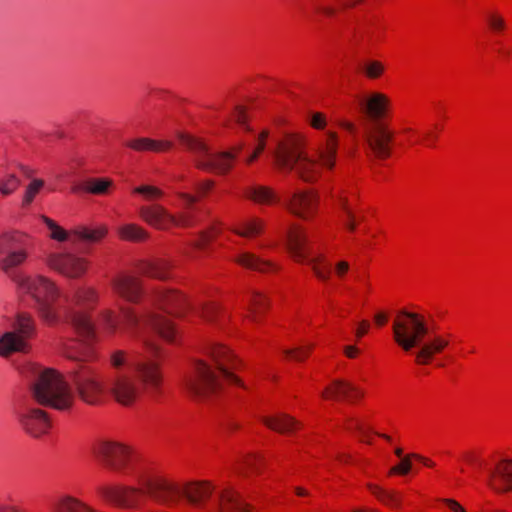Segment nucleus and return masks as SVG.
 <instances>
[{"label":"nucleus","mask_w":512,"mask_h":512,"mask_svg":"<svg viewBox=\"0 0 512 512\" xmlns=\"http://www.w3.org/2000/svg\"><path fill=\"white\" fill-rule=\"evenodd\" d=\"M143 344L151 357L133 359L128 350H109L106 361L112 373L105 382L99 381L96 372L89 367L74 372L73 382L80 398L95 405L107 392L121 405L130 406L144 394L151 397L159 395L163 384V374L157 360L160 348L148 338H143Z\"/></svg>","instance_id":"f257e3e1"},{"label":"nucleus","mask_w":512,"mask_h":512,"mask_svg":"<svg viewBox=\"0 0 512 512\" xmlns=\"http://www.w3.org/2000/svg\"><path fill=\"white\" fill-rule=\"evenodd\" d=\"M30 399L26 400L17 412L22 429L34 438L46 434L51 426L45 410L34 406L31 401L57 410L69 409L73 395L68 383L56 370L33 366Z\"/></svg>","instance_id":"f03ea898"},{"label":"nucleus","mask_w":512,"mask_h":512,"mask_svg":"<svg viewBox=\"0 0 512 512\" xmlns=\"http://www.w3.org/2000/svg\"><path fill=\"white\" fill-rule=\"evenodd\" d=\"M140 489L125 486H109L101 489L102 496L120 507H133L141 494H147L156 502L175 507L182 503L200 506L210 497L213 488L207 482L177 484L160 476L142 475Z\"/></svg>","instance_id":"7ed1b4c3"},{"label":"nucleus","mask_w":512,"mask_h":512,"mask_svg":"<svg viewBox=\"0 0 512 512\" xmlns=\"http://www.w3.org/2000/svg\"><path fill=\"white\" fill-rule=\"evenodd\" d=\"M337 136L329 132L316 147L315 157L306 152L303 137L291 134L282 139L274 152L276 165L287 171H294L301 179L312 182L320 176L321 168L332 169L337 155Z\"/></svg>","instance_id":"20e7f679"},{"label":"nucleus","mask_w":512,"mask_h":512,"mask_svg":"<svg viewBox=\"0 0 512 512\" xmlns=\"http://www.w3.org/2000/svg\"><path fill=\"white\" fill-rule=\"evenodd\" d=\"M32 298L41 316L47 322L57 318V310L66 304L69 319L77 334L85 342L96 338L95 327L87 311L96 303L95 290H71L66 296H60L59 290H33Z\"/></svg>","instance_id":"39448f33"},{"label":"nucleus","mask_w":512,"mask_h":512,"mask_svg":"<svg viewBox=\"0 0 512 512\" xmlns=\"http://www.w3.org/2000/svg\"><path fill=\"white\" fill-rule=\"evenodd\" d=\"M206 355L216 364L212 367L206 360H196L191 372L186 376L185 385L191 395L207 398L222 388L223 382L243 386L241 381L230 371L233 368L234 355L228 348L212 344L206 348Z\"/></svg>","instance_id":"423d86ee"},{"label":"nucleus","mask_w":512,"mask_h":512,"mask_svg":"<svg viewBox=\"0 0 512 512\" xmlns=\"http://www.w3.org/2000/svg\"><path fill=\"white\" fill-rule=\"evenodd\" d=\"M390 105L389 98L380 92H373L358 100V108L363 114L362 132L371 154L377 159H387L391 155L393 132L383 122Z\"/></svg>","instance_id":"0eeeda50"},{"label":"nucleus","mask_w":512,"mask_h":512,"mask_svg":"<svg viewBox=\"0 0 512 512\" xmlns=\"http://www.w3.org/2000/svg\"><path fill=\"white\" fill-rule=\"evenodd\" d=\"M178 140L192 154L194 162L199 169L217 173L229 171L236 154L243 148V145L237 146L235 153L213 152L200 138L185 133H179Z\"/></svg>","instance_id":"6e6552de"},{"label":"nucleus","mask_w":512,"mask_h":512,"mask_svg":"<svg viewBox=\"0 0 512 512\" xmlns=\"http://www.w3.org/2000/svg\"><path fill=\"white\" fill-rule=\"evenodd\" d=\"M393 336L395 342L404 350L421 345L429 332L424 315L401 309L393 321Z\"/></svg>","instance_id":"1a4fd4ad"},{"label":"nucleus","mask_w":512,"mask_h":512,"mask_svg":"<svg viewBox=\"0 0 512 512\" xmlns=\"http://www.w3.org/2000/svg\"><path fill=\"white\" fill-rule=\"evenodd\" d=\"M34 320L28 314H18L11 324V330L0 336V356L7 358L13 353H28L29 340L35 335Z\"/></svg>","instance_id":"9d476101"},{"label":"nucleus","mask_w":512,"mask_h":512,"mask_svg":"<svg viewBox=\"0 0 512 512\" xmlns=\"http://www.w3.org/2000/svg\"><path fill=\"white\" fill-rule=\"evenodd\" d=\"M307 242V235L302 229L296 227L289 231L288 248L293 259L309 265L319 279H329L332 273L331 263L323 255H313L312 251L306 247Z\"/></svg>","instance_id":"9b49d317"},{"label":"nucleus","mask_w":512,"mask_h":512,"mask_svg":"<svg viewBox=\"0 0 512 512\" xmlns=\"http://www.w3.org/2000/svg\"><path fill=\"white\" fill-rule=\"evenodd\" d=\"M27 240V236L17 230L0 233V253H6L0 259V269L4 273L10 275L16 267L26 261L28 257Z\"/></svg>","instance_id":"f8f14e48"},{"label":"nucleus","mask_w":512,"mask_h":512,"mask_svg":"<svg viewBox=\"0 0 512 512\" xmlns=\"http://www.w3.org/2000/svg\"><path fill=\"white\" fill-rule=\"evenodd\" d=\"M94 454L104 466L117 472H125L132 459L130 448L116 441L100 442Z\"/></svg>","instance_id":"ddd939ff"},{"label":"nucleus","mask_w":512,"mask_h":512,"mask_svg":"<svg viewBox=\"0 0 512 512\" xmlns=\"http://www.w3.org/2000/svg\"><path fill=\"white\" fill-rule=\"evenodd\" d=\"M139 215L149 225L162 230L168 229L172 225L189 227L193 222L190 214L182 213L179 216H174L159 204L140 207Z\"/></svg>","instance_id":"4468645a"},{"label":"nucleus","mask_w":512,"mask_h":512,"mask_svg":"<svg viewBox=\"0 0 512 512\" xmlns=\"http://www.w3.org/2000/svg\"><path fill=\"white\" fill-rule=\"evenodd\" d=\"M47 263L52 269L70 279H78L83 276L88 266L85 258L71 252L51 254Z\"/></svg>","instance_id":"2eb2a0df"},{"label":"nucleus","mask_w":512,"mask_h":512,"mask_svg":"<svg viewBox=\"0 0 512 512\" xmlns=\"http://www.w3.org/2000/svg\"><path fill=\"white\" fill-rule=\"evenodd\" d=\"M107 233V229L105 227L98 228H88V227H78L71 232H67L60 226L55 227L51 230V237L54 240L64 242L70 241L71 243H76L78 240L95 243L100 241Z\"/></svg>","instance_id":"dca6fc26"},{"label":"nucleus","mask_w":512,"mask_h":512,"mask_svg":"<svg viewBox=\"0 0 512 512\" xmlns=\"http://www.w3.org/2000/svg\"><path fill=\"white\" fill-rule=\"evenodd\" d=\"M318 197L312 192L299 191L288 197L286 206L295 215L308 219L317 209Z\"/></svg>","instance_id":"f3484780"},{"label":"nucleus","mask_w":512,"mask_h":512,"mask_svg":"<svg viewBox=\"0 0 512 512\" xmlns=\"http://www.w3.org/2000/svg\"><path fill=\"white\" fill-rule=\"evenodd\" d=\"M490 486L497 492L512 491V460L502 459L490 471Z\"/></svg>","instance_id":"a211bd4d"},{"label":"nucleus","mask_w":512,"mask_h":512,"mask_svg":"<svg viewBox=\"0 0 512 512\" xmlns=\"http://www.w3.org/2000/svg\"><path fill=\"white\" fill-rule=\"evenodd\" d=\"M362 395L363 393L359 388L342 380H335L322 393L324 398L348 401L360 398Z\"/></svg>","instance_id":"6ab92c4d"},{"label":"nucleus","mask_w":512,"mask_h":512,"mask_svg":"<svg viewBox=\"0 0 512 512\" xmlns=\"http://www.w3.org/2000/svg\"><path fill=\"white\" fill-rule=\"evenodd\" d=\"M144 325L151 327L163 339L168 342H175L176 331L173 324L164 316L158 313L149 314L143 321Z\"/></svg>","instance_id":"aec40b11"},{"label":"nucleus","mask_w":512,"mask_h":512,"mask_svg":"<svg viewBox=\"0 0 512 512\" xmlns=\"http://www.w3.org/2000/svg\"><path fill=\"white\" fill-rule=\"evenodd\" d=\"M332 197L335 199L336 206L339 210L340 221L350 232H354L356 230L357 221L362 220L363 217L356 216L348 199L342 193L335 194Z\"/></svg>","instance_id":"412c9836"},{"label":"nucleus","mask_w":512,"mask_h":512,"mask_svg":"<svg viewBox=\"0 0 512 512\" xmlns=\"http://www.w3.org/2000/svg\"><path fill=\"white\" fill-rule=\"evenodd\" d=\"M220 512H250L240 495L231 489L224 490L219 497Z\"/></svg>","instance_id":"4be33fe9"},{"label":"nucleus","mask_w":512,"mask_h":512,"mask_svg":"<svg viewBox=\"0 0 512 512\" xmlns=\"http://www.w3.org/2000/svg\"><path fill=\"white\" fill-rule=\"evenodd\" d=\"M126 146L138 151V152H144V151H153V152H160L169 150L172 148L173 143L171 141L166 140H153L146 137H140L135 138L127 141Z\"/></svg>","instance_id":"5701e85b"},{"label":"nucleus","mask_w":512,"mask_h":512,"mask_svg":"<svg viewBox=\"0 0 512 512\" xmlns=\"http://www.w3.org/2000/svg\"><path fill=\"white\" fill-rule=\"evenodd\" d=\"M448 345V341L437 336L428 343L422 341L419 350L416 352V360L419 364L428 363L435 353L441 352Z\"/></svg>","instance_id":"b1692460"},{"label":"nucleus","mask_w":512,"mask_h":512,"mask_svg":"<svg viewBox=\"0 0 512 512\" xmlns=\"http://www.w3.org/2000/svg\"><path fill=\"white\" fill-rule=\"evenodd\" d=\"M236 261L238 264L247 269H251L262 273L269 272L275 269V265L272 262L264 260L250 252L240 253L237 256Z\"/></svg>","instance_id":"393cba45"},{"label":"nucleus","mask_w":512,"mask_h":512,"mask_svg":"<svg viewBox=\"0 0 512 512\" xmlns=\"http://www.w3.org/2000/svg\"><path fill=\"white\" fill-rule=\"evenodd\" d=\"M53 512H97L90 506L71 496L58 499L52 506Z\"/></svg>","instance_id":"a878e982"},{"label":"nucleus","mask_w":512,"mask_h":512,"mask_svg":"<svg viewBox=\"0 0 512 512\" xmlns=\"http://www.w3.org/2000/svg\"><path fill=\"white\" fill-rule=\"evenodd\" d=\"M262 421L268 428L280 433L290 432L300 425L294 418L286 414L275 417H263Z\"/></svg>","instance_id":"bb28decb"},{"label":"nucleus","mask_w":512,"mask_h":512,"mask_svg":"<svg viewBox=\"0 0 512 512\" xmlns=\"http://www.w3.org/2000/svg\"><path fill=\"white\" fill-rule=\"evenodd\" d=\"M244 195L259 204H269L278 200L274 192L266 186H249L245 188Z\"/></svg>","instance_id":"cd10ccee"},{"label":"nucleus","mask_w":512,"mask_h":512,"mask_svg":"<svg viewBox=\"0 0 512 512\" xmlns=\"http://www.w3.org/2000/svg\"><path fill=\"white\" fill-rule=\"evenodd\" d=\"M15 282L25 288H56L48 278L41 275L33 277L17 275L15 277Z\"/></svg>","instance_id":"c85d7f7f"},{"label":"nucleus","mask_w":512,"mask_h":512,"mask_svg":"<svg viewBox=\"0 0 512 512\" xmlns=\"http://www.w3.org/2000/svg\"><path fill=\"white\" fill-rule=\"evenodd\" d=\"M263 229V221L258 218H252L243 221L235 233L246 238H251L259 235Z\"/></svg>","instance_id":"c756f323"},{"label":"nucleus","mask_w":512,"mask_h":512,"mask_svg":"<svg viewBox=\"0 0 512 512\" xmlns=\"http://www.w3.org/2000/svg\"><path fill=\"white\" fill-rule=\"evenodd\" d=\"M120 237L127 241H142L147 238V232L136 224H125L118 228Z\"/></svg>","instance_id":"7c9ffc66"},{"label":"nucleus","mask_w":512,"mask_h":512,"mask_svg":"<svg viewBox=\"0 0 512 512\" xmlns=\"http://www.w3.org/2000/svg\"><path fill=\"white\" fill-rule=\"evenodd\" d=\"M113 185L112 180L107 178H94L88 180L84 185V190L95 194L103 195L106 194L109 188Z\"/></svg>","instance_id":"2f4dec72"},{"label":"nucleus","mask_w":512,"mask_h":512,"mask_svg":"<svg viewBox=\"0 0 512 512\" xmlns=\"http://www.w3.org/2000/svg\"><path fill=\"white\" fill-rule=\"evenodd\" d=\"M119 323L120 320L116 315L111 311H105L100 320V327L108 337H112L116 334Z\"/></svg>","instance_id":"473e14b6"},{"label":"nucleus","mask_w":512,"mask_h":512,"mask_svg":"<svg viewBox=\"0 0 512 512\" xmlns=\"http://www.w3.org/2000/svg\"><path fill=\"white\" fill-rule=\"evenodd\" d=\"M369 489L383 503L393 507L398 506L399 498L396 493L383 490L376 485H369Z\"/></svg>","instance_id":"72a5a7b5"},{"label":"nucleus","mask_w":512,"mask_h":512,"mask_svg":"<svg viewBox=\"0 0 512 512\" xmlns=\"http://www.w3.org/2000/svg\"><path fill=\"white\" fill-rule=\"evenodd\" d=\"M145 285L136 274L123 273L117 277L116 288H141Z\"/></svg>","instance_id":"f704fd0d"},{"label":"nucleus","mask_w":512,"mask_h":512,"mask_svg":"<svg viewBox=\"0 0 512 512\" xmlns=\"http://www.w3.org/2000/svg\"><path fill=\"white\" fill-rule=\"evenodd\" d=\"M412 459H423L421 455L418 454H409L401 458V462L398 465L393 466L390 469V474H400V475H406L408 474L412 469Z\"/></svg>","instance_id":"c9c22d12"},{"label":"nucleus","mask_w":512,"mask_h":512,"mask_svg":"<svg viewBox=\"0 0 512 512\" xmlns=\"http://www.w3.org/2000/svg\"><path fill=\"white\" fill-rule=\"evenodd\" d=\"M19 186L20 180L14 174H9L0 179V193L2 195L12 194Z\"/></svg>","instance_id":"e433bc0d"},{"label":"nucleus","mask_w":512,"mask_h":512,"mask_svg":"<svg viewBox=\"0 0 512 512\" xmlns=\"http://www.w3.org/2000/svg\"><path fill=\"white\" fill-rule=\"evenodd\" d=\"M44 181L41 179H33L31 183L27 186L24 198H23V205H29L37 193L43 188Z\"/></svg>","instance_id":"4c0bfd02"},{"label":"nucleus","mask_w":512,"mask_h":512,"mask_svg":"<svg viewBox=\"0 0 512 512\" xmlns=\"http://www.w3.org/2000/svg\"><path fill=\"white\" fill-rule=\"evenodd\" d=\"M133 192L143 195L147 200H154L163 196L162 190L151 185H141L134 188Z\"/></svg>","instance_id":"58836bf2"},{"label":"nucleus","mask_w":512,"mask_h":512,"mask_svg":"<svg viewBox=\"0 0 512 512\" xmlns=\"http://www.w3.org/2000/svg\"><path fill=\"white\" fill-rule=\"evenodd\" d=\"M174 290H164L160 296L161 309L167 313H174V302H176V295L173 293Z\"/></svg>","instance_id":"ea45409f"},{"label":"nucleus","mask_w":512,"mask_h":512,"mask_svg":"<svg viewBox=\"0 0 512 512\" xmlns=\"http://www.w3.org/2000/svg\"><path fill=\"white\" fill-rule=\"evenodd\" d=\"M313 345L301 346L294 349H285L283 352L287 357L295 361H303L312 350Z\"/></svg>","instance_id":"a19ab883"},{"label":"nucleus","mask_w":512,"mask_h":512,"mask_svg":"<svg viewBox=\"0 0 512 512\" xmlns=\"http://www.w3.org/2000/svg\"><path fill=\"white\" fill-rule=\"evenodd\" d=\"M487 22L490 29L497 33L502 32L506 28L505 19L497 13H490L487 16Z\"/></svg>","instance_id":"79ce46f5"},{"label":"nucleus","mask_w":512,"mask_h":512,"mask_svg":"<svg viewBox=\"0 0 512 512\" xmlns=\"http://www.w3.org/2000/svg\"><path fill=\"white\" fill-rule=\"evenodd\" d=\"M363 70L367 77L375 79L383 73L384 66L378 61H369L364 65Z\"/></svg>","instance_id":"37998d69"},{"label":"nucleus","mask_w":512,"mask_h":512,"mask_svg":"<svg viewBox=\"0 0 512 512\" xmlns=\"http://www.w3.org/2000/svg\"><path fill=\"white\" fill-rule=\"evenodd\" d=\"M262 458L256 455L247 456L243 463V469L250 472H258L262 465Z\"/></svg>","instance_id":"c03bdc74"},{"label":"nucleus","mask_w":512,"mask_h":512,"mask_svg":"<svg viewBox=\"0 0 512 512\" xmlns=\"http://www.w3.org/2000/svg\"><path fill=\"white\" fill-rule=\"evenodd\" d=\"M166 266H167V264L162 261L154 266L148 267L146 273L151 277L160 278V279L166 278L167 277Z\"/></svg>","instance_id":"a18cd8bd"},{"label":"nucleus","mask_w":512,"mask_h":512,"mask_svg":"<svg viewBox=\"0 0 512 512\" xmlns=\"http://www.w3.org/2000/svg\"><path fill=\"white\" fill-rule=\"evenodd\" d=\"M267 136H268L267 131L262 132V134L259 137L258 145H257L255 151H253V153L246 159V162L248 164L252 163L260 155V153L264 150L265 139Z\"/></svg>","instance_id":"49530a36"},{"label":"nucleus","mask_w":512,"mask_h":512,"mask_svg":"<svg viewBox=\"0 0 512 512\" xmlns=\"http://www.w3.org/2000/svg\"><path fill=\"white\" fill-rule=\"evenodd\" d=\"M124 322L127 327L134 329L140 324V320L136 314L131 311H124Z\"/></svg>","instance_id":"de8ad7c7"},{"label":"nucleus","mask_w":512,"mask_h":512,"mask_svg":"<svg viewBox=\"0 0 512 512\" xmlns=\"http://www.w3.org/2000/svg\"><path fill=\"white\" fill-rule=\"evenodd\" d=\"M349 269H350L349 263L345 260H341L335 264L334 272L337 277L342 279L347 274Z\"/></svg>","instance_id":"09e8293b"},{"label":"nucleus","mask_w":512,"mask_h":512,"mask_svg":"<svg viewBox=\"0 0 512 512\" xmlns=\"http://www.w3.org/2000/svg\"><path fill=\"white\" fill-rule=\"evenodd\" d=\"M310 124L315 129H323L326 124L325 116L322 113H314L311 117Z\"/></svg>","instance_id":"8fccbe9b"},{"label":"nucleus","mask_w":512,"mask_h":512,"mask_svg":"<svg viewBox=\"0 0 512 512\" xmlns=\"http://www.w3.org/2000/svg\"><path fill=\"white\" fill-rule=\"evenodd\" d=\"M121 292H122L121 295L123 298H125L126 300H128L130 302H135L139 299L141 290L127 289V290H121Z\"/></svg>","instance_id":"3c124183"},{"label":"nucleus","mask_w":512,"mask_h":512,"mask_svg":"<svg viewBox=\"0 0 512 512\" xmlns=\"http://www.w3.org/2000/svg\"><path fill=\"white\" fill-rule=\"evenodd\" d=\"M234 119L235 121L244 126L245 125V122H246V113H245V110L243 107H236L235 109V112H234Z\"/></svg>","instance_id":"603ef678"},{"label":"nucleus","mask_w":512,"mask_h":512,"mask_svg":"<svg viewBox=\"0 0 512 512\" xmlns=\"http://www.w3.org/2000/svg\"><path fill=\"white\" fill-rule=\"evenodd\" d=\"M177 195L184 201L185 207L187 208L191 207L197 201L195 196L185 192H177Z\"/></svg>","instance_id":"864d4df0"},{"label":"nucleus","mask_w":512,"mask_h":512,"mask_svg":"<svg viewBox=\"0 0 512 512\" xmlns=\"http://www.w3.org/2000/svg\"><path fill=\"white\" fill-rule=\"evenodd\" d=\"M443 501L448 505V507L453 512H466L464 510V508L457 501H455L453 499H444Z\"/></svg>","instance_id":"5fc2aeb1"},{"label":"nucleus","mask_w":512,"mask_h":512,"mask_svg":"<svg viewBox=\"0 0 512 512\" xmlns=\"http://www.w3.org/2000/svg\"><path fill=\"white\" fill-rule=\"evenodd\" d=\"M369 327H370L369 322H368V321H366V320H363V321L360 323V325H359V327L357 328V330H356V336H357L358 338H360V337L364 336V335L368 332Z\"/></svg>","instance_id":"6e6d98bb"},{"label":"nucleus","mask_w":512,"mask_h":512,"mask_svg":"<svg viewBox=\"0 0 512 512\" xmlns=\"http://www.w3.org/2000/svg\"><path fill=\"white\" fill-rule=\"evenodd\" d=\"M375 322L378 326H383L388 321V315L385 312H378L374 316Z\"/></svg>","instance_id":"4d7b16f0"},{"label":"nucleus","mask_w":512,"mask_h":512,"mask_svg":"<svg viewBox=\"0 0 512 512\" xmlns=\"http://www.w3.org/2000/svg\"><path fill=\"white\" fill-rule=\"evenodd\" d=\"M213 186V182L212 181H205L203 183H200L197 185V190L200 192V193H206L211 187Z\"/></svg>","instance_id":"13d9d810"},{"label":"nucleus","mask_w":512,"mask_h":512,"mask_svg":"<svg viewBox=\"0 0 512 512\" xmlns=\"http://www.w3.org/2000/svg\"><path fill=\"white\" fill-rule=\"evenodd\" d=\"M344 351L349 358H354L358 353V349L355 346H346Z\"/></svg>","instance_id":"bf43d9fd"},{"label":"nucleus","mask_w":512,"mask_h":512,"mask_svg":"<svg viewBox=\"0 0 512 512\" xmlns=\"http://www.w3.org/2000/svg\"><path fill=\"white\" fill-rule=\"evenodd\" d=\"M66 356L70 359H82L84 356L74 351L72 348H67Z\"/></svg>","instance_id":"052dcab7"},{"label":"nucleus","mask_w":512,"mask_h":512,"mask_svg":"<svg viewBox=\"0 0 512 512\" xmlns=\"http://www.w3.org/2000/svg\"><path fill=\"white\" fill-rule=\"evenodd\" d=\"M42 219L50 230H53L55 227L58 226L53 220H51L50 218H48L46 216H42Z\"/></svg>","instance_id":"680f3d73"},{"label":"nucleus","mask_w":512,"mask_h":512,"mask_svg":"<svg viewBox=\"0 0 512 512\" xmlns=\"http://www.w3.org/2000/svg\"><path fill=\"white\" fill-rule=\"evenodd\" d=\"M319 10L327 16H332L335 13V9L329 6L321 7Z\"/></svg>","instance_id":"e2e57ef3"},{"label":"nucleus","mask_w":512,"mask_h":512,"mask_svg":"<svg viewBox=\"0 0 512 512\" xmlns=\"http://www.w3.org/2000/svg\"><path fill=\"white\" fill-rule=\"evenodd\" d=\"M343 127H344L348 132H350V133H352V134L356 133V131H357L356 126H355L353 123H351V122H345V123L343 124Z\"/></svg>","instance_id":"0e129e2a"},{"label":"nucleus","mask_w":512,"mask_h":512,"mask_svg":"<svg viewBox=\"0 0 512 512\" xmlns=\"http://www.w3.org/2000/svg\"><path fill=\"white\" fill-rule=\"evenodd\" d=\"M361 0H347V1H344V0H341L340 1V5L341 7H350V6H353L355 5L356 3L360 2Z\"/></svg>","instance_id":"69168bd1"},{"label":"nucleus","mask_w":512,"mask_h":512,"mask_svg":"<svg viewBox=\"0 0 512 512\" xmlns=\"http://www.w3.org/2000/svg\"><path fill=\"white\" fill-rule=\"evenodd\" d=\"M295 492L299 496H306V495H308V492L305 489L301 488V487H296L295 488Z\"/></svg>","instance_id":"338daca9"},{"label":"nucleus","mask_w":512,"mask_h":512,"mask_svg":"<svg viewBox=\"0 0 512 512\" xmlns=\"http://www.w3.org/2000/svg\"><path fill=\"white\" fill-rule=\"evenodd\" d=\"M22 172L27 178H31L33 175V171L26 167H22Z\"/></svg>","instance_id":"774afa93"}]
</instances>
